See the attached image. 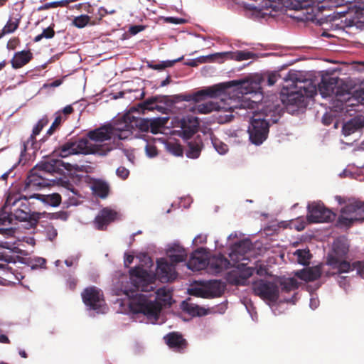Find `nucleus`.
<instances>
[{
    "label": "nucleus",
    "instance_id": "obj_19",
    "mask_svg": "<svg viewBox=\"0 0 364 364\" xmlns=\"http://www.w3.org/2000/svg\"><path fill=\"white\" fill-rule=\"evenodd\" d=\"M117 217V213L109 208H102L94 220V225L98 230H105L107 226L114 222Z\"/></svg>",
    "mask_w": 364,
    "mask_h": 364
},
{
    "label": "nucleus",
    "instance_id": "obj_33",
    "mask_svg": "<svg viewBox=\"0 0 364 364\" xmlns=\"http://www.w3.org/2000/svg\"><path fill=\"white\" fill-rule=\"evenodd\" d=\"M363 127V123L359 119H353L344 124L342 132L345 136L350 135Z\"/></svg>",
    "mask_w": 364,
    "mask_h": 364
},
{
    "label": "nucleus",
    "instance_id": "obj_51",
    "mask_svg": "<svg viewBox=\"0 0 364 364\" xmlns=\"http://www.w3.org/2000/svg\"><path fill=\"white\" fill-rule=\"evenodd\" d=\"M11 63L14 69H18L23 67V50L14 53L11 60Z\"/></svg>",
    "mask_w": 364,
    "mask_h": 364
},
{
    "label": "nucleus",
    "instance_id": "obj_55",
    "mask_svg": "<svg viewBox=\"0 0 364 364\" xmlns=\"http://www.w3.org/2000/svg\"><path fill=\"white\" fill-rule=\"evenodd\" d=\"M145 151L149 157H155L158 155V150L155 145L147 144L145 147Z\"/></svg>",
    "mask_w": 364,
    "mask_h": 364
},
{
    "label": "nucleus",
    "instance_id": "obj_53",
    "mask_svg": "<svg viewBox=\"0 0 364 364\" xmlns=\"http://www.w3.org/2000/svg\"><path fill=\"white\" fill-rule=\"evenodd\" d=\"M350 272L355 269L357 272V274L364 278V262L363 261H355L353 263H350Z\"/></svg>",
    "mask_w": 364,
    "mask_h": 364
},
{
    "label": "nucleus",
    "instance_id": "obj_44",
    "mask_svg": "<svg viewBox=\"0 0 364 364\" xmlns=\"http://www.w3.org/2000/svg\"><path fill=\"white\" fill-rule=\"evenodd\" d=\"M183 57L182 56V57L178 58L175 60L162 61L161 63H158V64H154V65L149 64V67L154 70H162L166 68H170V67L173 66L176 63L181 61L183 60Z\"/></svg>",
    "mask_w": 364,
    "mask_h": 364
},
{
    "label": "nucleus",
    "instance_id": "obj_58",
    "mask_svg": "<svg viewBox=\"0 0 364 364\" xmlns=\"http://www.w3.org/2000/svg\"><path fill=\"white\" fill-rule=\"evenodd\" d=\"M46 234H47V237H48V239L50 241H53L58 235V232H57V230L51 226V227H48L47 229H46Z\"/></svg>",
    "mask_w": 364,
    "mask_h": 364
},
{
    "label": "nucleus",
    "instance_id": "obj_15",
    "mask_svg": "<svg viewBox=\"0 0 364 364\" xmlns=\"http://www.w3.org/2000/svg\"><path fill=\"white\" fill-rule=\"evenodd\" d=\"M255 268L247 267L245 263L237 265V269L228 273L226 280L228 284L235 286H244L247 279L253 274Z\"/></svg>",
    "mask_w": 364,
    "mask_h": 364
},
{
    "label": "nucleus",
    "instance_id": "obj_13",
    "mask_svg": "<svg viewBox=\"0 0 364 364\" xmlns=\"http://www.w3.org/2000/svg\"><path fill=\"white\" fill-rule=\"evenodd\" d=\"M307 209V220L309 223H329L336 218V214L321 203L314 202L309 204Z\"/></svg>",
    "mask_w": 364,
    "mask_h": 364
},
{
    "label": "nucleus",
    "instance_id": "obj_24",
    "mask_svg": "<svg viewBox=\"0 0 364 364\" xmlns=\"http://www.w3.org/2000/svg\"><path fill=\"white\" fill-rule=\"evenodd\" d=\"M321 273V267L318 265L297 271L295 276L305 282H313L320 278Z\"/></svg>",
    "mask_w": 364,
    "mask_h": 364
},
{
    "label": "nucleus",
    "instance_id": "obj_32",
    "mask_svg": "<svg viewBox=\"0 0 364 364\" xmlns=\"http://www.w3.org/2000/svg\"><path fill=\"white\" fill-rule=\"evenodd\" d=\"M169 97L168 96H155L150 98L146 99L145 101H144L141 105L140 107L142 109H148V110H161L163 109L162 107L155 105L158 102H162L163 100H160V98H164V100L166 102L168 100Z\"/></svg>",
    "mask_w": 364,
    "mask_h": 364
},
{
    "label": "nucleus",
    "instance_id": "obj_12",
    "mask_svg": "<svg viewBox=\"0 0 364 364\" xmlns=\"http://www.w3.org/2000/svg\"><path fill=\"white\" fill-rule=\"evenodd\" d=\"M269 122L266 119L253 117L248 129L250 141L255 145H260L267 138Z\"/></svg>",
    "mask_w": 364,
    "mask_h": 364
},
{
    "label": "nucleus",
    "instance_id": "obj_48",
    "mask_svg": "<svg viewBox=\"0 0 364 364\" xmlns=\"http://www.w3.org/2000/svg\"><path fill=\"white\" fill-rule=\"evenodd\" d=\"M212 144L215 148V149L220 154H225L228 151V146L226 144L219 140L218 138L213 136L211 138Z\"/></svg>",
    "mask_w": 364,
    "mask_h": 364
},
{
    "label": "nucleus",
    "instance_id": "obj_57",
    "mask_svg": "<svg viewBox=\"0 0 364 364\" xmlns=\"http://www.w3.org/2000/svg\"><path fill=\"white\" fill-rule=\"evenodd\" d=\"M116 174L122 180H125L129 175V171L124 166H119L116 171Z\"/></svg>",
    "mask_w": 364,
    "mask_h": 364
},
{
    "label": "nucleus",
    "instance_id": "obj_39",
    "mask_svg": "<svg viewBox=\"0 0 364 364\" xmlns=\"http://www.w3.org/2000/svg\"><path fill=\"white\" fill-rule=\"evenodd\" d=\"M166 150L176 156H181L183 154L182 146L178 141H168L166 144Z\"/></svg>",
    "mask_w": 364,
    "mask_h": 364
},
{
    "label": "nucleus",
    "instance_id": "obj_30",
    "mask_svg": "<svg viewBox=\"0 0 364 364\" xmlns=\"http://www.w3.org/2000/svg\"><path fill=\"white\" fill-rule=\"evenodd\" d=\"M282 111V108L281 107L279 103L272 105H266L265 107L263 108V112L265 117L270 116V120L272 121L273 123H277L280 117V113Z\"/></svg>",
    "mask_w": 364,
    "mask_h": 364
},
{
    "label": "nucleus",
    "instance_id": "obj_63",
    "mask_svg": "<svg viewBox=\"0 0 364 364\" xmlns=\"http://www.w3.org/2000/svg\"><path fill=\"white\" fill-rule=\"evenodd\" d=\"M206 241H207V236L205 235H198L193 240V242L196 244H203V243H205Z\"/></svg>",
    "mask_w": 364,
    "mask_h": 364
},
{
    "label": "nucleus",
    "instance_id": "obj_45",
    "mask_svg": "<svg viewBox=\"0 0 364 364\" xmlns=\"http://www.w3.org/2000/svg\"><path fill=\"white\" fill-rule=\"evenodd\" d=\"M55 24L52 23L50 26L44 28L42 33L38 36H36L34 38V41L38 42L40 41L43 38L50 39L55 36L54 31Z\"/></svg>",
    "mask_w": 364,
    "mask_h": 364
},
{
    "label": "nucleus",
    "instance_id": "obj_1",
    "mask_svg": "<svg viewBox=\"0 0 364 364\" xmlns=\"http://www.w3.org/2000/svg\"><path fill=\"white\" fill-rule=\"evenodd\" d=\"M64 163L60 159H50L41 162L34 166L24 181V206H27L28 211H24V229H35L41 218L40 210L43 204L42 195L39 193H30L31 188H41L50 186L55 183L57 178H50L55 173L61 174Z\"/></svg>",
    "mask_w": 364,
    "mask_h": 364
},
{
    "label": "nucleus",
    "instance_id": "obj_34",
    "mask_svg": "<svg viewBox=\"0 0 364 364\" xmlns=\"http://www.w3.org/2000/svg\"><path fill=\"white\" fill-rule=\"evenodd\" d=\"M188 149L186 151L187 157L197 159L201 152L202 143L196 140L191 141L188 144Z\"/></svg>",
    "mask_w": 364,
    "mask_h": 364
},
{
    "label": "nucleus",
    "instance_id": "obj_3",
    "mask_svg": "<svg viewBox=\"0 0 364 364\" xmlns=\"http://www.w3.org/2000/svg\"><path fill=\"white\" fill-rule=\"evenodd\" d=\"M154 301L142 294L130 296L129 306L134 314H142L148 318H157L162 309V301L164 304H171V294L166 288H159L156 291Z\"/></svg>",
    "mask_w": 364,
    "mask_h": 364
},
{
    "label": "nucleus",
    "instance_id": "obj_18",
    "mask_svg": "<svg viewBox=\"0 0 364 364\" xmlns=\"http://www.w3.org/2000/svg\"><path fill=\"white\" fill-rule=\"evenodd\" d=\"M164 339L166 345L177 353H184L188 346V341L183 337V335L177 331L168 333L164 337Z\"/></svg>",
    "mask_w": 364,
    "mask_h": 364
},
{
    "label": "nucleus",
    "instance_id": "obj_59",
    "mask_svg": "<svg viewBox=\"0 0 364 364\" xmlns=\"http://www.w3.org/2000/svg\"><path fill=\"white\" fill-rule=\"evenodd\" d=\"M20 40L18 38H11L9 41L7 43V49L8 50H14L20 45Z\"/></svg>",
    "mask_w": 364,
    "mask_h": 364
},
{
    "label": "nucleus",
    "instance_id": "obj_14",
    "mask_svg": "<svg viewBox=\"0 0 364 364\" xmlns=\"http://www.w3.org/2000/svg\"><path fill=\"white\" fill-rule=\"evenodd\" d=\"M81 296L84 304L90 309L99 310L105 304L102 291L95 286L85 288L81 293Z\"/></svg>",
    "mask_w": 364,
    "mask_h": 364
},
{
    "label": "nucleus",
    "instance_id": "obj_29",
    "mask_svg": "<svg viewBox=\"0 0 364 364\" xmlns=\"http://www.w3.org/2000/svg\"><path fill=\"white\" fill-rule=\"evenodd\" d=\"M223 54L224 60L230 59L235 60L237 61L248 60L252 58L255 55L253 53L246 50H237L235 52H223Z\"/></svg>",
    "mask_w": 364,
    "mask_h": 364
},
{
    "label": "nucleus",
    "instance_id": "obj_62",
    "mask_svg": "<svg viewBox=\"0 0 364 364\" xmlns=\"http://www.w3.org/2000/svg\"><path fill=\"white\" fill-rule=\"evenodd\" d=\"M77 279L75 277H70L67 280V284L70 289L74 290L76 288Z\"/></svg>",
    "mask_w": 364,
    "mask_h": 364
},
{
    "label": "nucleus",
    "instance_id": "obj_37",
    "mask_svg": "<svg viewBox=\"0 0 364 364\" xmlns=\"http://www.w3.org/2000/svg\"><path fill=\"white\" fill-rule=\"evenodd\" d=\"M341 213L343 215L348 216H357L358 215V200L353 199L350 200L349 203L346 204L341 210Z\"/></svg>",
    "mask_w": 364,
    "mask_h": 364
},
{
    "label": "nucleus",
    "instance_id": "obj_60",
    "mask_svg": "<svg viewBox=\"0 0 364 364\" xmlns=\"http://www.w3.org/2000/svg\"><path fill=\"white\" fill-rule=\"evenodd\" d=\"M279 75L277 73H272L268 74V75H267L268 85L272 86V85H274L277 80Z\"/></svg>",
    "mask_w": 364,
    "mask_h": 364
},
{
    "label": "nucleus",
    "instance_id": "obj_31",
    "mask_svg": "<svg viewBox=\"0 0 364 364\" xmlns=\"http://www.w3.org/2000/svg\"><path fill=\"white\" fill-rule=\"evenodd\" d=\"M92 189L93 193L101 198H105L108 196L109 191L108 184L101 180L95 181L92 184Z\"/></svg>",
    "mask_w": 364,
    "mask_h": 364
},
{
    "label": "nucleus",
    "instance_id": "obj_6",
    "mask_svg": "<svg viewBox=\"0 0 364 364\" xmlns=\"http://www.w3.org/2000/svg\"><path fill=\"white\" fill-rule=\"evenodd\" d=\"M337 79L331 77L328 80H322L318 85L319 91L324 97L335 95L338 102H341V111L348 112L349 107L358 106V100L351 95L349 90L337 85Z\"/></svg>",
    "mask_w": 364,
    "mask_h": 364
},
{
    "label": "nucleus",
    "instance_id": "obj_7",
    "mask_svg": "<svg viewBox=\"0 0 364 364\" xmlns=\"http://www.w3.org/2000/svg\"><path fill=\"white\" fill-rule=\"evenodd\" d=\"M109 151L107 146H90L87 139H70L55 150L56 155L65 158L74 154H105Z\"/></svg>",
    "mask_w": 364,
    "mask_h": 364
},
{
    "label": "nucleus",
    "instance_id": "obj_40",
    "mask_svg": "<svg viewBox=\"0 0 364 364\" xmlns=\"http://www.w3.org/2000/svg\"><path fill=\"white\" fill-rule=\"evenodd\" d=\"M43 204L50 205L55 207L58 206L61 203V196L58 193H53L50 195H42Z\"/></svg>",
    "mask_w": 364,
    "mask_h": 364
},
{
    "label": "nucleus",
    "instance_id": "obj_49",
    "mask_svg": "<svg viewBox=\"0 0 364 364\" xmlns=\"http://www.w3.org/2000/svg\"><path fill=\"white\" fill-rule=\"evenodd\" d=\"M90 17L87 15H80L73 20V25L78 28H82L90 23Z\"/></svg>",
    "mask_w": 364,
    "mask_h": 364
},
{
    "label": "nucleus",
    "instance_id": "obj_22",
    "mask_svg": "<svg viewBox=\"0 0 364 364\" xmlns=\"http://www.w3.org/2000/svg\"><path fill=\"white\" fill-rule=\"evenodd\" d=\"M309 95L308 90L305 87L299 88V90L287 92V102L288 105L302 107L306 103V99Z\"/></svg>",
    "mask_w": 364,
    "mask_h": 364
},
{
    "label": "nucleus",
    "instance_id": "obj_23",
    "mask_svg": "<svg viewBox=\"0 0 364 364\" xmlns=\"http://www.w3.org/2000/svg\"><path fill=\"white\" fill-rule=\"evenodd\" d=\"M188 253L186 250L181 246L175 245L170 247L167 251V256L170 262L176 266L177 264L185 262L187 258Z\"/></svg>",
    "mask_w": 364,
    "mask_h": 364
},
{
    "label": "nucleus",
    "instance_id": "obj_43",
    "mask_svg": "<svg viewBox=\"0 0 364 364\" xmlns=\"http://www.w3.org/2000/svg\"><path fill=\"white\" fill-rule=\"evenodd\" d=\"M18 21V19L15 18L14 21H13L11 18H10L0 31V39L3 38L6 34L13 33L17 28Z\"/></svg>",
    "mask_w": 364,
    "mask_h": 364
},
{
    "label": "nucleus",
    "instance_id": "obj_50",
    "mask_svg": "<svg viewBox=\"0 0 364 364\" xmlns=\"http://www.w3.org/2000/svg\"><path fill=\"white\" fill-rule=\"evenodd\" d=\"M66 119V117H63L60 112L55 113V119L47 132L49 135L53 134L54 131L60 125V124Z\"/></svg>",
    "mask_w": 364,
    "mask_h": 364
},
{
    "label": "nucleus",
    "instance_id": "obj_21",
    "mask_svg": "<svg viewBox=\"0 0 364 364\" xmlns=\"http://www.w3.org/2000/svg\"><path fill=\"white\" fill-rule=\"evenodd\" d=\"M43 127V123L39 121L33 129V133L30 138L24 142V161L29 160L31 154H35L38 149V143L36 136L39 134Z\"/></svg>",
    "mask_w": 364,
    "mask_h": 364
},
{
    "label": "nucleus",
    "instance_id": "obj_9",
    "mask_svg": "<svg viewBox=\"0 0 364 364\" xmlns=\"http://www.w3.org/2000/svg\"><path fill=\"white\" fill-rule=\"evenodd\" d=\"M129 276L130 282L133 286V288L129 289L132 294L136 291L150 292L155 289L154 277L144 268H132L129 270Z\"/></svg>",
    "mask_w": 364,
    "mask_h": 364
},
{
    "label": "nucleus",
    "instance_id": "obj_20",
    "mask_svg": "<svg viewBox=\"0 0 364 364\" xmlns=\"http://www.w3.org/2000/svg\"><path fill=\"white\" fill-rule=\"evenodd\" d=\"M129 122L124 120L121 122L122 129L129 130V136L134 133V131L138 129L142 132H147L149 131V120L147 119L135 118L134 117H128Z\"/></svg>",
    "mask_w": 364,
    "mask_h": 364
},
{
    "label": "nucleus",
    "instance_id": "obj_26",
    "mask_svg": "<svg viewBox=\"0 0 364 364\" xmlns=\"http://www.w3.org/2000/svg\"><path fill=\"white\" fill-rule=\"evenodd\" d=\"M206 291L212 296H220L225 289V284L220 280H210L205 284Z\"/></svg>",
    "mask_w": 364,
    "mask_h": 364
},
{
    "label": "nucleus",
    "instance_id": "obj_46",
    "mask_svg": "<svg viewBox=\"0 0 364 364\" xmlns=\"http://www.w3.org/2000/svg\"><path fill=\"white\" fill-rule=\"evenodd\" d=\"M358 221L356 219H355V216H348L346 215H340L337 220V226L338 227H346L349 228L350 227L354 222Z\"/></svg>",
    "mask_w": 364,
    "mask_h": 364
},
{
    "label": "nucleus",
    "instance_id": "obj_2",
    "mask_svg": "<svg viewBox=\"0 0 364 364\" xmlns=\"http://www.w3.org/2000/svg\"><path fill=\"white\" fill-rule=\"evenodd\" d=\"M9 189L4 205L0 213V226L9 225L14 220L23 222V191L19 184L14 186ZM15 229L0 227V234L6 237L12 236Z\"/></svg>",
    "mask_w": 364,
    "mask_h": 364
},
{
    "label": "nucleus",
    "instance_id": "obj_8",
    "mask_svg": "<svg viewBox=\"0 0 364 364\" xmlns=\"http://www.w3.org/2000/svg\"><path fill=\"white\" fill-rule=\"evenodd\" d=\"M250 103L247 102H242L240 105L232 98L227 100L221 99L219 102L208 101L204 103L198 104L195 106L194 110L199 114H209L213 111L225 112L228 114L224 116L219 115L218 119L220 123H226L230 122L233 117L232 113L237 108H245L249 107Z\"/></svg>",
    "mask_w": 364,
    "mask_h": 364
},
{
    "label": "nucleus",
    "instance_id": "obj_4",
    "mask_svg": "<svg viewBox=\"0 0 364 364\" xmlns=\"http://www.w3.org/2000/svg\"><path fill=\"white\" fill-rule=\"evenodd\" d=\"M129 138V130L122 129L121 123L112 124L107 123L95 128L87 133V138L90 146H107L109 151L105 154H98L99 156H106L110 151L117 146V142Z\"/></svg>",
    "mask_w": 364,
    "mask_h": 364
},
{
    "label": "nucleus",
    "instance_id": "obj_61",
    "mask_svg": "<svg viewBox=\"0 0 364 364\" xmlns=\"http://www.w3.org/2000/svg\"><path fill=\"white\" fill-rule=\"evenodd\" d=\"M144 29V26H141V25H135V26H132L129 28V33L132 34V35H136L138 33L142 31Z\"/></svg>",
    "mask_w": 364,
    "mask_h": 364
},
{
    "label": "nucleus",
    "instance_id": "obj_27",
    "mask_svg": "<svg viewBox=\"0 0 364 364\" xmlns=\"http://www.w3.org/2000/svg\"><path fill=\"white\" fill-rule=\"evenodd\" d=\"M181 307L183 311L193 316H201L207 314V311L204 308L191 303L190 299L186 301H183L182 302Z\"/></svg>",
    "mask_w": 364,
    "mask_h": 364
},
{
    "label": "nucleus",
    "instance_id": "obj_52",
    "mask_svg": "<svg viewBox=\"0 0 364 364\" xmlns=\"http://www.w3.org/2000/svg\"><path fill=\"white\" fill-rule=\"evenodd\" d=\"M0 261L5 262L6 263H19L23 264V257L20 255L16 256L14 257L12 256H9L4 255L3 252H0Z\"/></svg>",
    "mask_w": 364,
    "mask_h": 364
},
{
    "label": "nucleus",
    "instance_id": "obj_47",
    "mask_svg": "<svg viewBox=\"0 0 364 364\" xmlns=\"http://www.w3.org/2000/svg\"><path fill=\"white\" fill-rule=\"evenodd\" d=\"M294 255L297 256V261L299 264L307 265L309 263L310 253L309 250H297Z\"/></svg>",
    "mask_w": 364,
    "mask_h": 364
},
{
    "label": "nucleus",
    "instance_id": "obj_42",
    "mask_svg": "<svg viewBox=\"0 0 364 364\" xmlns=\"http://www.w3.org/2000/svg\"><path fill=\"white\" fill-rule=\"evenodd\" d=\"M281 289L282 291L289 292L295 290L299 287V283L297 280L293 277L288 278L286 280L281 282Z\"/></svg>",
    "mask_w": 364,
    "mask_h": 364
},
{
    "label": "nucleus",
    "instance_id": "obj_36",
    "mask_svg": "<svg viewBox=\"0 0 364 364\" xmlns=\"http://www.w3.org/2000/svg\"><path fill=\"white\" fill-rule=\"evenodd\" d=\"M46 260L43 257H25L24 264L31 267V269H37L38 268L46 267Z\"/></svg>",
    "mask_w": 364,
    "mask_h": 364
},
{
    "label": "nucleus",
    "instance_id": "obj_10",
    "mask_svg": "<svg viewBox=\"0 0 364 364\" xmlns=\"http://www.w3.org/2000/svg\"><path fill=\"white\" fill-rule=\"evenodd\" d=\"M252 290L256 296L267 301L276 302L279 297V287L273 282L259 279L253 283Z\"/></svg>",
    "mask_w": 364,
    "mask_h": 364
},
{
    "label": "nucleus",
    "instance_id": "obj_54",
    "mask_svg": "<svg viewBox=\"0 0 364 364\" xmlns=\"http://www.w3.org/2000/svg\"><path fill=\"white\" fill-rule=\"evenodd\" d=\"M67 6L66 1H53V2L44 4L43 5L41 6L38 8V10L39 11L47 10V9H53V8H57L59 6L63 7V6Z\"/></svg>",
    "mask_w": 364,
    "mask_h": 364
},
{
    "label": "nucleus",
    "instance_id": "obj_11",
    "mask_svg": "<svg viewBox=\"0 0 364 364\" xmlns=\"http://www.w3.org/2000/svg\"><path fill=\"white\" fill-rule=\"evenodd\" d=\"M225 87L223 85H216L212 87H209L206 89L199 90L193 95H176L171 96V103H176L179 102H190L194 101L196 102H199L203 99V97L208 96L210 97H216L220 96L224 91Z\"/></svg>",
    "mask_w": 364,
    "mask_h": 364
},
{
    "label": "nucleus",
    "instance_id": "obj_64",
    "mask_svg": "<svg viewBox=\"0 0 364 364\" xmlns=\"http://www.w3.org/2000/svg\"><path fill=\"white\" fill-rule=\"evenodd\" d=\"M59 112L61 113V114H63L66 117L67 115L72 114L74 112V109L72 105H67L62 109V111Z\"/></svg>",
    "mask_w": 364,
    "mask_h": 364
},
{
    "label": "nucleus",
    "instance_id": "obj_5",
    "mask_svg": "<svg viewBox=\"0 0 364 364\" xmlns=\"http://www.w3.org/2000/svg\"><path fill=\"white\" fill-rule=\"evenodd\" d=\"M349 252V244L344 237L336 239L332 245L331 250L328 253L326 264L336 272H326V276L348 273L350 272V263L347 260Z\"/></svg>",
    "mask_w": 364,
    "mask_h": 364
},
{
    "label": "nucleus",
    "instance_id": "obj_17",
    "mask_svg": "<svg viewBox=\"0 0 364 364\" xmlns=\"http://www.w3.org/2000/svg\"><path fill=\"white\" fill-rule=\"evenodd\" d=\"M208 255L205 248L200 247L194 251L189 260L186 262V266L193 271H200L208 266Z\"/></svg>",
    "mask_w": 364,
    "mask_h": 364
},
{
    "label": "nucleus",
    "instance_id": "obj_56",
    "mask_svg": "<svg viewBox=\"0 0 364 364\" xmlns=\"http://www.w3.org/2000/svg\"><path fill=\"white\" fill-rule=\"evenodd\" d=\"M358 221H364V202L358 200V215L355 216Z\"/></svg>",
    "mask_w": 364,
    "mask_h": 364
},
{
    "label": "nucleus",
    "instance_id": "obj_41",
    "mask_svg": "<svg viewBox=\"0 0 364 364\" xmlns=\"http://www.w3.org/2000/svg\"><path fill=\"white\" fill-rule=\"evenodd\" d=\"M316 0H291L292 9L294 10L311 9Z\"/></svg>",
    "mask_w": 364,
    "mask_h": 364
},
{
    "label": "nucleus",
    "instance_id": "obj_38",
    "mask_svg": "<svg viewBox=\"0 0 364 364\" xmlns=\"http://www.w3.org/2000/svg\"><path fill=\"white\" fill-rule=\"evenodd\" d=\"M197 60L200 64L213 62L223 63L224 57L223 53H215L205 56H200L197 58Z\"/></svg>",
    "mask_w": 364,
    "mask_h": 364
},
{
    "label": "nucleus",
    "instance_id": "obj_16",
    "mask_svg": "<svg viewBox=\"0 0 364 364\" xmlns=\"http://www.w3.org/2000/svg\"><path fill=\"white\" fill-rule=\"evenodd\" d=\"M156 276L162 283L171 282L177 277L175 266L164 258L157 259Z\"/></svg>",
    "mask_w": 364,
    "mask_h": 364
},
{
    "label": "nucleus",
    "instance_id": "obj_35",
    "mask_svg": "<svg viewBox=\"0 0 364 364\" xmlns=\"http://www.w3.org/2000/svg\"><path fill=\"white\" fill-rule=\"evenodd\" d=\"M168 122L166 117H158L149 120V131L154 134H156L160 132V129L165 127Z\"/></svg>",
    "mask_w": 364,
    "mask_h": 364
},
{
    "label": "nucleus",
    "instance_id": "obj_25",
    "mask_svg": "<svg viewBox=\"0 0 364 364\" xmlns=\"http://www.w3.org/2000/svg\"><path fill=\"white\" fill-rule=\"evenodd\" d=\"M208 265L214 272L219 273L228 269L230 266V262L223 255L219 254L208 258Z\"/></svg>",
    "mask_w": 364,
    "mask_h": 364
},
{
    "label": "nucleus",
    "instance_id": "obj_28",
    "mask_svg": "<svg viewBox=\"0 0 364 364\" xmlns=\"http://www.w3.org/2000/svg\"><path fill=\"white\" fill-rule=\"evenodd\" d=\"M188 120L189 123L188 125L186 120H183L182 123L183 136L186 139H189L196 134L199 127V122L197 118L191 117L188 118Z\"/></svg>",
    "mask_w": 364,
    "mask_h": 364
}]
</instances>
